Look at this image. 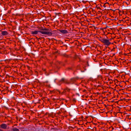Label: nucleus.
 I'll list each match as a JSON object with an SVG mask.
<instances>
[{"mask_svg": "<svg viewBox=\"0 0 131 131\" xmlns=\"http://www.w3.org/2000/svg\"><path fill=\"white\" fill-rule=\"evenodd\" d=\"M129 4V2L127 0H123V6L126 7Z\"/></svg>", "mask_w": 131, "mask_h": 131, "instance_id": "6", "label": "nucleus"}, {"mask_svg": "<svg viewBox=\"0 0 131 131\" xmlns=\"http://www.w3.org/2000/svg\"><path fill=\"white\" fill-rule=\"evenodd\" d=\"M128 34H123V35H124V37H125V38H124V40H123V42H124V41H125L124 42H126L127 41V40L126 39V36Z\"/></svg>", "mask_w": 131, "mask_h": 131, "instance_id": "12", "label": "nucleus"}, {"mask_svg": "<svg viewBox=\"0 0 131 131\" xmlns=\"http://www.w3.org/2000/svg\"><path fill=\"white\" fill-rule=\"evenodd\" d=\"M125 44H124V45H123V47L124 46V45H125Z\"/></svg>", "mask_w": 131, "mask_h": 131, "instance_id": "28", "label": "nucleus"}, {"mask_svg": "<svg viewBox=\"0 0 131 131\" xmlns=\"http://www.w3.org/2000/svg\"><path fill=\"white\" fill-rule=\"evenodd\" d=\"M127 21H128L127 20H124L123 18V24L124 23H126V22H127Z\"/></svg>", "mask_w": 131, "mask_h": 131, "instance_id": "17", "label": "nucleus"}, {"mask_svg": "<svg viewBox=\"0 0 131 131\" xmlns=\"http://www.w3.org/2000/svg\"><path fill=\"white\" fill-rule=\"evenodd\" d=\"M126 16H125V18H126Z\"/></svg>", "mask_w": 131, "mask_h": 131, "instance_id": "30", "label": "nucleus"}, {"mask_svg": "<svg viewBox=\"0 0 131 131\" xmlns=\"http://www.w3.org/2000/svg\"><path fill=\"white\" fill-rule=\"evenodd\" d=\"M8 33L6 31H3L2 32V34L3 35H8Z\"/></svg>", "mask_w": 131, "mask_h": 131, "instance_id": "11", "label": "nucleus"}, {"mask_svg": "<svg viewBox=\"0 0 131 131\" xmlns=\"http://www.w3.org/2000/svg\"><path fill=\"white\" fill-rule=\"evenodd\" d=\"M76 79L75 78H72L70 80V82L72 83V84L76 81Z\"/></svg>", "mask_w": 131, "mask_h": 131, "instance_id": "10", "label": "nucleus"}, {"mask_svg": "<svg viewBox=\"0 0 131 131\" xmlns=\"http://www.w3.org/2000/svg\"><path fill=\"white\" fill-rule=\"evenodd\" d=\"M125 114H127V113H126L125 112V113H124L123 112V114H124V115H125Z\"/></svg>", "mask_w": 131, "mask_h": 131, "instance_id": "23", "label": "nucleus"}, {"mask_svg": "<svg viewBox=\"0 0 131 131\" xmlns=\"http://www.w3.org/2000/svg\"><path fill=\"white\" fill-rule=\"evenodd\" d=\"M98 78L99 79L101 80L102 79V76L100 75H98Z\"/></svg>", "mask_w": 131, "mask_h": 131, "instance_id": "15", "label": "nucleus"}, {"mask_svg": "<svg viewBox=\"0 0 131 131\" xmlns=\"http://www.w3.org/2000/svg\"><path fill=\"white\" fill-rule=\"evenodd\" d=\"M10 131H19V129L15 128H12Z\"/></svg>", "mask_w": 131, "mask_h": 131, "instance_id": "13", "label": "nucleus"}, {"mask_svg": "<svg viewBox=\"0 0 131 131\" xmlns=\"http://www.w3.org/2000/svg\"><path fill=\"white\" fill-rule=\"evenodd\" d=\"M0 127L1 128L4 129H6L7 127V125L5 124H2L0 125Z\"/></svg>", "mask_w": 131, "mask_h": 131, "instance_id": "7", "label": "nucleus"}, {"mask_svg": "<svg viewBox=\"0 0 131 131\" xmlns=\"http://www.w3.org/2000/svg\"><path fill=\"white\" fill-rule=\"evenodd\" d=\"M125 69L127 70H125L124 71H123V73H124L125 74H128L129 73V69L127 68V67L125 66L124 67Z\"/></svg>", "mask_w": 131, "mask_h": 131, "instance_id": "4", "label": "nucleus"}, {"mask_svg": "<svg viewBox=\"0 0 131 131\" xmlns=\"http://www.w3.org/2000/svg\"><path fill=\"white\" fill-rule=\"evenodd\" d=\"M0 131H3V130L2 129H0Z\"/></svg>", "mask_w": 131, "mask_h": 131, "instance_id": "26", "label": "nucleus"}, {"mask_svg": "<svg viewBox=\"0 0 131 131\" xmlns=\"http://www.w3.org/2000/svg\"><path fill=\"white\" fill-rule=\"evenodd\" d=\"M80 67V66L79 65L78 66H77V67L78 69H79V68Z\"/></svg>", "mask_w": 131, "mask_h": 131, "instance_id": "20", "label": "nucleus"}, {"mask_svg": "<svg viewBox=\"0 0 131 131\" xmlns=\"http://www.w3.org/2000/svg\"><path fill=\"white\" fill-rule=\"evenodd\" d=\"M127 96V97H128V96Z\"/></svg>", "mask_w": 131, "mask_h": 131, "instance_id": "29", "label": "nucleus"}, {"mask_svg": "<svg viewBox=\"0 0 131 131\" xmlns=\"http://www.w3.org/2000/svg\"><path fill=\"white\" fill-rule=\"evenodd\" d=\"M110 40H111L107 39L104 38L101 39L100 40V41L104 43L105 45L107 46H109L111 44V42L110 41Z\"/></svg>", "mask_w": 131, "mask_h": 131, "instance_id": "3", "label": "nucleus"}, {"mask_svg": "<svg viewBox=\"0 0 131 131\" xmlns=\"http://www.w3.org/2000/svg\"><path fill=\"white\" fill-rule=\"evenodd\" d=\"M70 91V89H65L63 91V92H62L63 93H65L67 91Z\"/></svg>", "mask_w": 131, "mask_h": 131, "instance_id": "14", "label": "nucleus"}, {"mask_svg": "<svg viewBox=\"0 0 131 131\" xmlns=\"http://www.w3.org/2000/svg\"><path fill=\"white\" fill-rule=\"evenodd\" d=\"M126 83L125 82H124L123 81V85H126Z\"/></svg>", "mask_w": 131, "mask_h": 131, "instance_id": "19", "label": "nucleus"}, {"mask_svg": "<svg viewBox=\"0 0 131 131\" xmlns=\"http://www.w3.org/2000/svg\"><path fill=\"white\" fill-rule=\"evenodd\" d=\"M127 22H126V23H124L123 24V26H125V28L127 27L128 26V24H127Z\"/></svg>", "mask_w": 131, "mask_h": 131, "instance_id": "16", "label": "nucleus"}, {"mask_svg": "<svg viewBox=\"0 0 131 131\" xmlns=\"http://www.w3.org/2000/svg\"><path fill=\"white\" fill-rule=\"evenodd\" d=\"M42 30L39 31V32L43 34L48 35L50 36L52 35V33L50 29H47L45 28L42 29Z\"/></svg>", "mask_w": 131, "mask_h": 131, "instance_id": "2", "label": "nucleus"}, {"mask_svg": "<svg viewBox=\"0 0 131 131\" xmlns=\"http://www.w3.org/2000/svg\"><path fill=\"white\" fill-rule=\"evenodd\" d=\"M124 59H123V64H124V63H125V61L126 60H125V61H124Z\"/></svg>", "mask_w": 131, "mask_h": 131, "instance_id": "21", "label": "nucleus"}, {"mask_svg": "<svg viewBox=\"0 0 131 131\" xmlns=\"http://www.w3.org/2000/svg\"><path fill=\"white\" fill-rule=\"evenodd\" d=\"M59 31L61 33L63 34H66L68 33L67 31L65 29L60 30Z\"/></svg>", "mask_w": 131, "mask_h": 131, "instance_id": "8", "label": "nucleus"}, {"mask_svg": "<svg viewBox=\"0 0 131 131\" xmlns=\"http://www.w3.org/2000/svg\"><path fill=\"white\" fill-rule=\"evenodd\" d=\"M40 31L35 30L34 31H31V34L32 35L37 34L38 33V32H39Z\"/></svg>", "mask_w": 131, "mask_h": 131, "instance_id": "9", "label": "nucleus"}, {"mask_svg": "<svg viewBox=\"0 0 131 131\" xmlns=\"http://www.w3.org/2000/svg\"><path fill=\"white\" fill-rule=\"evenodd\" d=\"M121 13H122V11H120L119 12V14L120 15H121Z\"/></svg>", "mask_w": 131, "mask_h": 131, "instance_id": "22", "label": "nucleus"}, {"mask_svg": "<svg viewBox=\"0 0 131 131\" xmlns=\"http://www.w3.org/2000/svg\"><path fill=\"white\" fill-rule=\"evenodd\" d=\"M124 55H125V56H126V55H127V54L126 53H124Z\"/></svg>", "mask_w": 131, "mask_h": 131, "instance_id": "24", "label": "nucleus"}, {"mask_svg": "<svg viewBox=\"0 0 131 131\" xmlns=\"http://www.w3.org/2000/svg\"><path fill=\"white\" fill-rule=\"evenodd\" d=\"M119 113H120L121 114H122V112H120Z\"/></svg>", "mask_w": 131, "mask_h": 131, "instance_id": "27", "label": "nucleus"}, {"mask_svg": "<svg viewBox=\"0 0 131 131\" xmlns=\"http://www.w3.org/2000/svg\"><path fill=\"white\" fill-rule=\"evenodd\" d=\"M61 82H63L64 83L66 84H72V83H71L70 82V81H68L67 80H64V79H62L61 81Z\"/></svg>", "mask_w": 131, "mask_h": 131, "instance_id": "5", "label": "nucleus"}, {"mask_svg": "<svg viewBox=\"0 0 131 131\" xmlns=\"http://www.w3.org/2000/svg\"><path fill=\"white\" fill-rule=\"evenodd\" d=\"M123 14H125V13L124 12V11H123Z\"/></svg>", "mask_w": 131, "mask_h": 131, "instance_id": "25", "label": "nucleus"}, {"mask_svg": "<svg viewBox=\"0 0 131 131\" xmlns=\"http://www.w3.org/2000/svg\"><path fill=\"white\" fill-rule=\"evenodd\" d=\"M129 100V99L123 98V104H124L123 105V111L125 109L126 110V111H129V109L130 108V107L128 106Z\"/></svg>", "mask_w": 131, "mask_h": 131, "instance_id": "1", "label": "nucleus"}, {"mask_svg": "<svg viewBox=\"0 0 131 131\" xmlns=\"http://www.w3.org/2000/svg\"><path fill=\"white\" fill-rule=\"evenodd\" d=\"M124 29H125L123 28V32L125 33V32H128V31H127V30L126 29H125L124 30Z\"/></svg>", "mask_w": 131, "mask_h": 131, "instance_id": "18", "label": "nucleus"}]
</instances>
